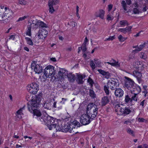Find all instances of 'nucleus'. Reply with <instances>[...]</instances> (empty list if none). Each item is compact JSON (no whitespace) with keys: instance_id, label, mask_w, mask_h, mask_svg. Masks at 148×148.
I'll list each match as a JSON object with an SVG mask.
<instances>
[{"instance_id":"a211bd4d","label":"nucleus","mask_w":148,"mask_h":148,"mask_svg":"<svg viewBox=\"0 0 148 148\" xmlns=\"http://www.w3.org/2000/svg\"><path fill=\"white\" fill-rule=\"evenodd\" d=\"M109 102V99L107 96L103 97L101 100V103L102 106H105Z\"/></svg>"},{"instance_id":"dca6fc26","label":"nucleus","mask_w":148,"mask_h":148,"mask_svg":"<svg viewBox=\"0 0 148 148\" xmlns=\"http://www.w3.org/2000/svg\"><path fill=\"white\" fill-rule=\"evenodd\" d=\"M68 74L67 71L63 69H60L58 73L59 76L61 77H62L64 76H67Z\"/></svg>"},{"instance_id":"72a5a7b5","label":"nucleus","mask_w":148,"mask_h":148,"mask_svg":"<svg viewBox=\"0 0 148 148\" xmlns=\"http://www.w3.org/2000/svg\"><path fill=\"white\" fill-rule=\"evenodd\" d=\"M87 82L89 84L91 87L92 88L93 86V84H94L93 80L91 79L90 77H89L88 79Z\"/></svg>"},{"instance_id":"9b49d317","label":"nucleus","mask_w":148,"mask_h":148,"mask_svg":"<svg viewBox=\"0 0 148 148\" xmlns=\"http://www.w3.org/2000/svg\"><path fill=\"white\" fill-rule=\"evenodd\" d=\"M115 90L114 93L116 97L120 98L123 96L124 94V91L121 88H117Z\"/></svg>"},{"instance_id":"cd10ccee","label":"nucleus","mask_w":148,"mask_h":148,"mask_svg":"<svg viewBox=\"0 0 148 148\" xmlns=\"http://www.w3.org/2000/svg\"><path fill=\"white\" fill-rule=\"evenodd\" d=\"M114 106H115V111L116 112H119L121 113V109L123 108H121L119 104H117L115 105L114 103L113 104Z\"/></svg>"},{"instance_id":"b1692460","label":"nucleus","mask_w":148,"mask_h":148,"mask_svg":"<svg viewBox=\"0 0 148 148\" xmlns=\"http://www.w3.org/2000/svg\"><path fill=\"white\" fill-rule=\"evenodd\" d=\"M147 44V43H146L144 42L143 44L140 45L138 48L136 49L135 50H133V52H134L136 51H141Z\"/></svg>"},{"instance_id":"c9c22d12","label":"nucleus","mask_w":148,"mask_h":148,"mask_svg":"<svg viewBox=\"0 0 148 148\" xmlns=\"http://www.w3.org/2000/svg\"><path fill=\"white\" fill-rule=\"evenodd\" d=\"M127 132L128 133L131 134L132 136H134V131L131 130L130 128H128L127 129Z\"/></svg>"},{"instance_id":"69168bd1","label":"nucleus","mask_w":148,"mask_h":148,"mask_svg":"<svg viewBox=\"0 0 148 148\" xmlns=\"http://www.w3.org/2000/svg\"><path fill=\"white\" fill-rule=\"evenodd\" d=\"M145 101V100H143L140 103V105L142 106L143 107H144V102Z\"/></svg>"},{"instance_id":"0e129e2a","label":"nucleus","mask_w":148,"mask_h":148,"mask_svg":"<svg viewBox=\"0 0 148 148\" xmlns=\"http://www.w3.org/2000/svg\"><path fill=\"white\" fill-rule=\"evenodd\" d=\"M112 8V5L110 4L108 5V11H110Z\"/></svg>"},{"instance_id":"4d7b16f0","label":"nucleus","mask_w":148,"mask_h":148,"mask_svg":"<svg viewBox=\"0 0 148 148\" xmlns=\"http://www.w3.org/2000/svg\"><path fill=\"white\" fill-rule=\"evenodd\" d=\"M56 108L58 110H60L62 109V106L60 104H58L56 106Z\"/></svg>"},{"instance_id":"052dcab7","label":"nucleus","mask_w":148,"mask_h":148,"mask_svg":"<svg viewBox=\"0 0 148 148\" xmlns=\"http://www.w3.org/2000/svg\"><path fill=\"white\" fill-rule=\"evenodd\" d=\"M57 106V102L56 101H55L53 103V108H56V106Z\"/></svg>"},{"instance_id":"393cba45","label":"nucleus","mask_w":148,"mask_h":148,"mask_svg":"<svg viewBox=\"0 0 148 148\" xmlns=\"http://www.w3.org/2000/svg\"><path fill=\"white\" fill-rule=\"evenodd\" d=\"M105 14V12L102 10H99V14L96 15L97 17H99L101 19H103V16Z\"/></svg>"},{"instance_id":"39448f33","label":"nucleus","mask_w":148,"mask_h":148,"mask_svg":"<svg viewBox=\"0 0 148 148\" xmlns=\"http://www.w3.org/2000/svg\"><path fill=\"white\" fill-rule=\"evenodd\" d=\"M54 68V66L50 65L46 67L44 70L42 78L45 80H46L47 78H51L55 73Z\"/></svg>"},{"instance_id":"3c124183","label":"nucleus","mask_w":148,"mask_h":148,"mask_svg":"<svg viewBox=\"0 0 148 148\" xmlns=\"http://www.w3.org/2000/svg\"><path fill=\"white\" fill-rule=\"evenodd\" d=\"M138 121L139 122H144L146 121L145 119L143 118H139L138 119Z\"/></svg>"},{"instance_id":"bf43d9fd","label":"nucleus","mask_w":148,"mask_h":148,"mask_svg":"<svg viewBox=\"0 0 148 148\" xmlns=\"http://www.w3.org/2000/svg\"><path fill=\"white\" fill-rule=\"evenodd\" d=\"M3 12H0V21H2L3 23V18H2V16H3Z\"/></svg>"},{"instance_id":"2eb2a0df","label":"nucleus","mask_w":148,"mask_h":148,"mask_svg":"<svg viewBox=\"0 0 148 148\" xmlns=\"http://www.w3.org/2000/svg\"><path fill=\"white\" fill-rule=\"evenodd\" d=\"M34 70L36 73L40 74L42 71L43 69L42 66L38 64L35 65V67H34Z\"/></svg>"},{"instance_id":"ddd939ff","label":"nucleus","mask_w":148,"mask_h":148,"mask_svg":"<svg viewBox=\"0 0 148 148\" xmlns=\"http://www.w3.org/2000/svg\"><path fill=\"white\" fill-rule=\"evenodd\" d=\"M121 114L124 116L129 114L131 112L130 108L129 107H125L121 109Z\"/></svg>"},{"instance_id":"774afa93","label":"nucleus","mask_w":148,"mask_h":148,"mask_svg":"<svg viewBox=\"0 0 148 148\" xmlns=\"http://www.w3.org/2000/svg\"><path fill=\"white\" fill-rule=\"evenodd\" d=\"M143 32L142 31H140L138 33L136 34V35H135L134 36L135 37H137L140 36V32Z\"/></svg>"},{"instance_id":"f03ea898","label":"nucleus","mask_w":148,"mask_h":148,"mask_svg":"<svg viewBox=\"0 0 148 148\" xmlns=\"http://www.w3.org/2000/svg\"><path fill=\"white\" fill-rule=\"evenodd\" d=\"M97 115V108H96L93 110V113L86 112V114H83L80 118V121L83 125L89 124L92 120L95 119Z\"/></svg>"},{"instance_id":"4468645a","label":"nucleus","mask_w":148,"mask_h":148,"mask_svg":"<svg viewBox=\"0 0 148 148\" xmlns=\"http://www.w3.org/2000/svg\"><path fill=\"white\" fill-rule=\"evenodd\" d=\"M77 78L76 81L78 84H83L84 81L83 80L84 78H85L86 75H85L77 74Z\"/></svg>"},{"instance_id":"5fc2aeb1","label":"nucleus","mask_w":148,"mask_h":148,"mask_svg":"<svg viewBox=\"0 0 148 148\" xmlns=\"http://www.w3.org/2000/svg\"><path fill=\"white\" fill-rule=\"evenodd\" d=\"M133 12L134 14H139V11L137 8H134L133 10Z\"/></svg>"},{"instance_id":"338daca9","label":"nucleus","mask_w":148,"mask_h":148,"mask_svg":"<svg viewBox=\"0 0 148 148\" xmlns=\"http://www.w3.org/2000/svg\"><path fill=\"white\" fill-rule=\"evenodd\" d=\"M35 65L36 64L34 62L32 63L31 65V67L32 69H34V67H35Z\"/></svg>"},{"instance_id":"09e8293b","label":"nucleus","mask_w":148,"mask_h":148,"mask_svg":"<svg viewBox=\"0 0 148 148\" xmlns=\"http://www.w3.org/2000/svg\"><path fill=\"white\" fill-rule=\"evenodd\" d=\"M132 28V26H130L125 28L126 32H130L131 31V29Z\"/></svg>"},{"instance_id":"de8ad7c7","label":"nucleus","mask_w":148,"mask_h":148,"mask_svg":"<svg viewBox=\"0 0 148 148\" xmlns=\"http://www.w3.org/2000/svg\"><path fill=\"white\" fill-rule=\"evenodd\" d=\"M117 31L118 32H121L124 34H125L126 33L125 28H119Z\"/></svg>"},{"instance_id":"0eeeda50","label":"nucleus","mask_w":148,"mask_h":148,"mask_svg":"<svg viewBox=\"0 0 148 148\" xmlns=\"http://www.w3.org/2000/svg\"><path fill=\"white\" fill-rule=\"evenodd\" d=\"M124 88H126L129 90H130L131 91L133 88H135V83L134 81L129 77L125 76V77Z\"/></svg>"},{"instance_id":"5701e85b","label":"nucleus","mask_w":148,"mask_h":148,"mask_svg":"<svg viewBox=\"0 0 148 148\" xmlns=\"http://www.w3.org/2000/svg\"><path fill=\"white\" fill-rule=\"evenodd\" d=\"M121 6L123 9L125 11H127V4L125 2V1L124 0L122 1L121 2Z\"/></svg>"},{"instance_id":"f704fd0d","label":"nucleus","mask_w":148,"mask_h":148,"mask_svg":"<svg viewBox=\"0 0 148 148\" xmlns=\"http://www.w3.org/2000/svg\"><path fill=\"white\" fill-rule=\"evenodd\" d=\"M125 101L126 103H128L129 102H132V99L130 98L128 95L125 96Z\"/></svg>"},{"instance_id":"2f4dec72","label":"nucleus","mask_w":148,"mask_h":148,"mask_svg":"<svg viewBox=\"0 0 148 148\" xmlns=\"http://www.w3.org/2000/svg\"><path fill=\"white\" fill-rule=\"evenodd\" d=\"M119 24L121 26L128 25V23L126 20H122L120 21Z\"/></svg>"},{"instance_id":"412c9836","label":"nucleus","mask_w":148,"mask_h":148,"mask_svg":"<svg viewBox=\"0 0 148 148\" xmlns=\"http://www.w3.org/2000/svg\"><path fill=\"white\" fill-rule=\"evenodd\" d=\"M59 2V0H49L48 2V5H55L57 4Z\"/></svg>"},{"instance_id":"a878e982","label":"nucleus","mask_w":148,"mask_h":148,"mask_svg":"<svg viewBox=\"0 0 148 148\" xmlns=\"http://www.w3.org/2000/svg\"><path fill=\"white\" fill-rule=\"evenodd\" d=\"M89 95L92 99H95L96 97V95L94 91L91 89L89 90Z\"/></svg>"},{"instance_id":"e433bc0d","label":"nucleus","mask_w":148,"mask_h":148,"mask_svg":"<svg viewBox=\"0 0 148 148\" xmlns=\"http://www.w3.org/2000/svg\"><path fill=\"white\" fill-rule=\"evenodd\" d=\"M18 3L21 5H25L27 4V2L25 0H19Z\"/></svg>"},{"instance_id":"49530a36","label":"nucleus","mask_w":148,"mask_h":148,"mask_svg":"<svg viewBox=\"0 0 148 148\" xmlns=\"http://www.w3.org/2000/svg\"><path fill=\"white\" fill-rule=\"evenodd\" d=\"M137 95V94H134V95L133 96L132 98H131V99H132V100H134L136 101H137V98L136 97V96Z\"/></svg>"},{"instance_id":"603ef678","label":"nucleus","mask_w":148,"mask_h":148,"mask_svg":"<svg viewBox=\"0 0 148 148\" xmlns=\"http://www.w3.org/2000/svg\"><path fill=\"white\" fill-rule=\"evenodd\" d=\"M115 39V36H110L108 38H107L106 40L110 41V40H112L113 39Z\"/></svg>"},{"instance_id":"f3484780","label":"nucleus","mask_w":148,"mask_h":148,"mask_svg":"<svg viewBox=\"0 0 148 148\" xmlns=\"http://www.w3.org/2000/svg\"><path fill=\"white\" fill-rule=\"evenodd\" d=\"M99 73L103 76H105V78L107 79L109 78L110 76V73L108 72H106L101 69H98V70Z\"/></svg>"},{"instance_id":"7ed1b4c3","label":"nucleus","mask_w":148,"mask_h":148,"mask_svg":"<svg viewBox=\"0 0 148 148\" xmlns=\"http://www.w3.org/2000/svg\"><path fill=\"white\" fill-rule=\"evenodd\" d=\"M119 84L118 80L115 78H112L109 80L107 85L104 86V90L106 95H108L109 94V88L111 90H114L117 87L119 86Z\"/></svg>"},{"instance_id":"ea45409f","label":"nucleus","mask_w":148,"mask_h":148,"mask_svg":"<svg viewBox=\"0 0 148 148\" xmlns=\"http://www.w3.org/2000/svg\"><path fill=\"white\" fill-rule=\"evenodd\" d=\"M25 107V106H24L23 108H21L19 110H18L16 112L17 114L19 115V114H23L22 113V110L24 109Z\"/></svg>"},{"instance_id":"aec40b11","label":"nucleus","mask_w":148,"mask_h":148,"mask_svg":"<svg viewBox=\"0 0 148 148\" xmlns=\"http://www.w3.org/2000/svg\"><path fill=\"white\" fill-rule=\"evenodd\" d=\"M37 26V28L38 27L41 28H47L48 27L46 24L40 20L38 22Z\"/></svg>"},{"instance_id":"680f3d73","label":"nucleus","mask_w":148,"mask_h":148,"mask_svg":"<svg viewBox=\"0 0 148 148\" xmlns=\"http://www.w3.org/2000/svg\"><path fill=\"white\" fill-rule=\"evenodd\" d=\"M126 3L127 5H130L131 3V0H125Z\"/></svg>"},{"instance_id":"f257e3e1","label":"nucleus","mask_w":148,"mask_h":148,"mask_svg":"<svg viewBox=\"0 0 148 148\" xmlns=\"http://www.w3.org/2000/svg\"><path fill=\"white\" fill-rule=\"evenodd\" d=\"M42 96V93H40L32 100L31 103H28L27 105L28 109L31 112L33 113L34 118L46 125L50 130H55L58 123V120L47 114L42 115L40 112L37 110L40 104Z\"/></svg>"},{"instance_id":"864d4df0","label":"nucleus","mask_w":148,"mask_h":148,"mask_svg":"<svg viewBox=\"0 0 148 148\" xmlns=\"http://www.w3.org/2000/svg\"><path fill=\"white\" fill-rule=\"evenodd\" d=\"M94 60L95 61V64L98 65H100L101 64V62H100L98 61V60L96 59H94Z\"/></svg>"},{"instance_id":"4c0bfd02","label":"nucleus","mask_w":148,"mask_h":148,"mask_svg":"<svg viewBox=\"0 0 148 148\" xmlns=\"http://www.w3.org/2000/svg\"><path fill=\"white\" fill-rule=\"evenodd\" d=\"M82 48V50L83 52H85L87 50V48L86 47V44L85 43H83L82 46L81 47Z\"/></svg>"},{"instance_id":"6e6d98bb","label":"nucleus","mask_w":148,"mask_h":148,"mask_svg":"<svg viewBox=\"0 0 148 148\" xmlns=\"http://www.w3.org/2000/svg\"><path fill=\"white\" fill-rule=\"evenodd\" d=\"M113 19L112 17L110 15L108 14L107 16V19L109 21L112 20Z\"/></svg>"},{"instance_id":"58836bf2","label":"nucleus","mask_w":148,"mask_h":148,"mask_svg":"<svg viewBox=\"0 0 148 148\" xmlns=\"http://www.w3.org/2000/svg\"><path fill=\"white\" fill-rule=\"evenodd\" d=\"M48 5L49 7V12L51 14H52L55 11L53 6L52 5Z\"/></svg>"},{"instance_id":"a19ab883","label":"nucleus","mask_w":148,"mask_h":148,"mask_svg":"<svg viewBox=\"0 0 148 148\" xmlns=\"http://www.w3.org/2000/svg\"><path fill=\"white\" fill-rule=\"evenodd\" d=\"M113 61L114 62H113L114 64L112 65V66H115L117 67H119L120 66V63L118 62H116L115 60H113Z\"/></svg>"},{"instance_id":"bb28decb","label":"nucleus","mask_w":148,"mask_h":148,"mask_svg":"<svg viewBox=\"0 0 148 148\" xmlns=\"http://www.w3.org/2000/svg\"><path fill=\"white\" fill-rule=\"evenodd\" d=\"M43 106L45 108L50 110L51 109V103L49 102L47 103L45 102L43 104Z\"/></svg>"},{"instance_id":"20e7f679","label":"nucleus","mask_w":148,"mask_h":148,"mask_svg":"<svg viewBox=\"0 0 148 148\" xmlns=\"http://www.w3.org/2000/svg\"><path fill=\"white\" fill-rule=\"evenodd\" d=\"M69 125H65L63 126L62 130L63 132L72 133L73 128H77L82 126L78 122L75 120L73 121H71Z\"/></svg>"},{"instance_id":"6ab92c4d","label":"nucleus","mask_w":148,"mask_h":148,"mask_svg":"<svg viewBox=\"0 0 148 148\" xmlns=\"http://www.w3.org/2000/svg\"><path fill=\"white\" fill-rule=\"evenodd\" d=\"M32 23L31 24L30 26L33 27L34 28L36 29L37 28V25L38 22L39 20L35 19L34 20H31Z\"/></svg>"},{"instance_id":"a18cd8bd","label":"nucleus","mask_w":148,"mask_h":148,"mask_svg":"<svg viewBox=\"0 0 148 148\" xmlns=\"http://www.w3.org/2000/svg\"><path fill=\"white\" fill-rule=\"evenodd\" d=\"M118 38L119 41L121 42L124 41L125 40V39L121 35H119L118 37Z\"/></svg>"},{"instance_id":"1a4fd4ad","label":"nucleus","mask_w":148,"mask_h":148,"mask_svg":"<svg viewBox=\"0 0 148 148\" xmlns=\"http://www.w3.org/2000/svg\"><path fill=\"white\" fill-rule=\"evenodd\" d=\"M47 31L45 29H41L39 31L38 36L39 38L44 39L47 37Z\"/></svg>"},{"instance_id":"c756f323","label":"nucleus","mask_w":148,"mask_h":148,"mask_svg":"<svg viewBox=\"0 0 148 148\" xmlns=\"http://www.w3.org/2000/svg\"><path fill=\"white\" fill-rule=\"evenodd\" d=\"M31 26H28L27 29V31L26 33V35H28L30 36H31L32 35L31 33Z\"/></svg>"},{"instance_id":"473e14b6","label":"nucleus","mask_w":148,"mask_h":148,"mask_svg":"<svg viewBox=\"0 0 148 148\" xmlns=\"http://www.w3.org/2000/svg\"><path fill=\"white\" fill-rule=\"evenodd\" d=\"M67 25L70 26H71L73 27H74L77 25V23L74 21H71L68 23Z\"/></svg>"},{"instance_id":"4be33fe9","label":"nucleus","mask_w":148,"mask_h":148,"mask_svg":"<svg viewBox=\"0 0 148 148\" xmlns=\"http://www.w3.org/2000/svg\"><path fill=\"white\" fill-rule=\"evenodd\" d=\"M67 76L70 82H73L74 81L75 76L74 75L70 73L68 74Z\"/></svg>"},{"instance_id":"8fccbe9b","label":"nucleus","mask_w":148,"mask_h":148,"mask_svg":"<svg viewBox=\"0 0 148 148\" xmlns=\"http://www.w3.org/2000/svg\"><path fill=\"white\" fill-rule=\"evenodd\" d=\"M55 130L56 131V132H57L58 131H60L62 129H61V128L60 127V126L58 125H57L56 127H55Z\"/></svg>"},{"instance_id":"f8f14e48","label":"nucleus","mask_w":148,"mask_h":148,"mask_svg":"<svg viewBox=\"0 0 148 148\" xmlns=\"http://www.w3.org/2000/svg\"><path fill=\"white\" fill-rule=\"evenodd\" d=\"M133 75L136 78L138 82L140 83L142 80L141 78V77L142 76L141 73L138 71L135 70L133 72Z\"/></svg>"},{"instance_id":"423d86ee","label":"nucleus","mask_w":148,"mask_h":148,"mask_svg":"<svg viewBox=\"0 0 148 148\" xmlns=\"http://www.w3.org/2000/svg\"><path fill=\"white\" fill-rule=\"evenodd\" d=\"M5 11L3 13V23L4 24H6L10 21V18L13 15V13L12 11L9 8L6 7L5 8Z\"/></svg>"},{"instance_id":"7c9ffc66","label":"nucleus","mask_w":148,"mask_h":148,"mask_svg":"<svg viewBox=\"0 0 148 148\" xmlns=\"http://www.w3.org/2000/svg\"><path fill=\"white\" fill-rule=\"evenodd\" d=\"M25 39L27 41V44L29 45H33V43L31 39L27 37H26Z\"/></svg>"},{"instance_id":"79ce46f5","label":"nucleus","mask_w":148,"mask_h":148,"mask_svg":"<svg viewBox=\"0 0 148 148\" xmlns=\"http://www.w3.org/2000/svg\"><path fill=\"white\" fill-rule=\"evenodd\" d=\"M28 17V16H25L22 17H20L17 21H23L25 19L27 18Z\"/></svg>"},{"instance_id":"9d476101","label":"nucleus","mask_w":148,"mask_h":148,"mask_svg":"<svg viewBox=\"0 0 148 148\" xmlns=\"http://www.w3.org/2000/svg\"><path fill=\"white\" fill-rule=\"evenodd\" d=\"M96 108H97L98 111V108L97 106H96L94 103H90L87 106L86 112L93 113V110Z\"/></svg>"},{"instance_id":"e2e57ef3","label":"nucleus","mask_w":148,"mask_h":148,"mask_svg":"<svg viewBox=\"0 0 148 148\" xmlns=\"http://www.w3.org/2000/svg\"><path fill=\"white\" fill-rule=\"evenodd\" d=\"M15 38V36L14 35H12L10 36L9 39H12L14 40Z\"/></svg>"},{"instance_id":"6e6552de","label":"nucleus","mask_w":148,"mask_h":148,"mask_svg":"<svg viewBox=\"0 0 148 148\" xmlns=\"http://www.w3.org/2000/svg\"><path fill=\"white\" fill-rule=\"evenodd\" d=\"M30 93L34 95L36 94L39 90V85L36 82H33L30 84Z\"/></svg>"},{"instance_id":"c03bdc74","label":"nucleus","mask_w":148,"mask_h":148,"mask_svg":"<svg viewBox=\"0 0 148 148\" xmlns=\"http://www.w3.org/2000/svg\"><path fill=\"white\" fill-rule=\"evenodd\" d=\"M90 65L91 68L93 69H94L95 68V64L94 63L93 61L92 60H91L90 61Z\"/></svg>"},{"instance_id":"37998d69","label":"nucleus","mask_w":148,"mask_h":148,"mask_svg":"<svg viewBox=\"0 0 148 148\" xmlns=\"http://www.w3.org/2000/svg\"><path fill=\"white\" fill-rule=\"evenodd\" d=\"M140 53L141 56H140V57L141 58L143 59L144 60H145L147 58L146 54L145 53L142 52H141Z\"/></svg>"},{"instance_id":"c85d7f7f","label":"nucleus","mask_w":148,"mask_h":148,"mask_svg":"<svg viewBox=\"0 0 148 148\" xmlns=\"http://www.w3.org/2000/svg\"><path fill=\"white\" fill-rule=\"evenodd\" d=\"M135 88H133L132 89H134V90H133L132 91H136V90H137V91H138V93L137 94H138L140 92L141 90V88H140V87L138 86V85H136V84H135Z\"/></svg>"},{"instance_id":"13d9d810","label":"nucleus","mask_w":148,"mask_h":148,"mask_svg":"<svg viewBox=\"0 0 148 148\" xmlns=\"http://www.w3.org/2000/svg\"><path fill=\"white\" fill-rule=\"evenodd\" d=\"M130 59H132L135 58V56L134 55H130L129 56Z\"/></svg>"}]
</instances>
